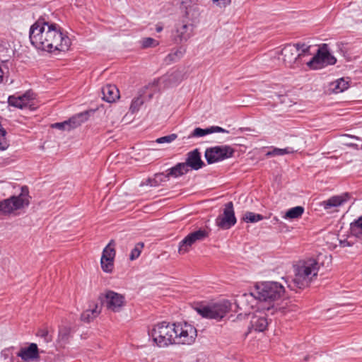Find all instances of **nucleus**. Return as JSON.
<instances>
[{"label": "nucleus", "instance_id": "c756f323", "mask_svg": "<svg viewBox=\"0 0 362 362\" xmlns=\"http://www.w3.org/2000/svg\"><path fill=\"white\" fill-rule=\"evenodd\" d=\"M115 243L114 240H111L107 245L104 248L101 257L115 259L116 252L115 250Z\"/></svg>", "mask_w": 362, "mask_h": 362}, {"label": "nucleus", "instance_id": "423d86ee", "mask_svg": "<svg viewBox=\"0 0 362 362\" xmlns=\"http://www.w3.org/2000/svg\"><path fill=\"white\" fill-rule=\"evenodd\" d=\"M230 308L231 304L226 300L209 305L200 304L194 308L195 310L203 317L216 320L224 317Z\"/></svg>", "mask_w": 362, "mask_h": 362}, {"label": "nucleus", "instance_id": "6ab92c4d", "mask_svg": "<svg viewBox=\"0 0 362 362\" xmlns=\"http://www.w3.org/2000/svg\"><path fill=\"white\" fill-rule=\"evenodd\" d=\"M268 320L264 313L259 311L253 314L250 320V328L256 332H263L268 326Z\"/></svg>", "mask_w": 362, "mask_h": 362}, {"label": "nucleus", "instance_id": "9b49d317", "mask_svg": "<svg viewBox=\"0 0 362 362\" xmlns=\"http://www.w3.org/2000/svg\"><path fill=\"white\" fill-rule=\"evenodd\" d=\"M209 236V232L203 228L189 233L179 244L178 252L184 255L188 252L195 243L202 241Z\"/></svg>", "mask_w": 362, "mask_h": 362}, {"label": "nucleus", "instance_id": "2f4dec72", "mask_svg": "<svg viewBox=\"0 0 362 362\" xmlns=\"http://www.w3.org/2000/svg\"><path fill=\"white\" fill-rule=\"evenodd\" d=\"M263 219L262 215L251 211H247L243 217V220L247 223H256Z\"/></svg>", "mask_w": 362, "mask_h": 362}, {"label": "nucleus", "instance_id": "09e8293b", "mask_svg": "<svg viewBox=\"0 0 362 362\" xmlns=\"http://www.w3.org/2000/svg\"><path fill=\"white\" fill-rule=\"evenodd\" d=\"M288 287H290L291 289H294V286H291V285H288Z\"/></svg>", "mask_w": 362, "mask_h": 362}, {"label": "nucleus", "instance_id": "412c9836", "mask_svg": "<svg viewBox=\"0 0 362 362\" xmlns=\"http://www.w3.org/2000/svg\"><path fill=\"white\" fill-rule=\"evenodd\" d=\"M103 99L113 103L119 98V90L115 85L107 84L102 88Z\"/></svg>", "mask_w": 362, "mask_h": 362}, {"label": "nucleus", "instance_id": "7c9ffc66", "mask_svg": "<svg viewBox=\"0 0 362 362\" xmlns=\"http://www.w3.org/2000/svg\"><path fill=\"white\" fill-rule=\"evenodd\" d=\"M169 176L168 175V173H158L156 174L154 177L153 179H148V185L151 187H156L158 186L162 182H166L168 180Z\"/></svg>", "mask_w": 362, "mask_h": 362}, {"label": "nucleus", "instance_id": "f704fd0d", "mask_svg": "<svg viewBox=\"0 0 362 362\" xmlns=\"http://www.w3.org/2000/svg\"><path fill=\"white\" fill-rule=\"evenodd\" d=\"M144 247V244L143 243L139 242V243H136V245L134 246V247L131 251V253L129 255V259L131 261H133V260L137 259L140 256Z\"/></svg>", "mask_w": 362, "mask_h": 362}, {"label": "nucleus", "instance_id": "20e7f679", "mask_svg": "<svg viewBox=\"0 0 362 362\" xmlns=\"http://www.w3.org/2000/svg\"><path fill=\"white\" fill-rule=\"evenodd\" d=\"M284 292L282 284L276 281H267L256 284L251 295L260 301L271 303L279 299Z\"/></svg>", "mask_w": 362, "mask_h": 362}, {"label": "nucleus", "instance_id": "b1692460", "mask_svg": "<svg viewBox=\"0 0 362 362\" xmlns=\"http://www.w3.org/2000/svg\"><path fill=\"white\" fill-rule=\"evenodd\" d=\"M88 112H84L78 113L71 117L69 120H66L67 123H69V127H70V130L76 128L82 123L85 122L88 119Z\"/></svg>", "mask_w": 362, "mask_h": 362}, {"label": "nucleus", "instance_id": "4be33fe9", "mask_svg": "<svg viewBox=\"0 0 362 362\" xmlns=\"http://www.w3.org/2000/svg\"><path fill=\"white\" fill-rule=\"evenodd\" d=\"M18 356L25 361L37 358L38 349L37 344L33 343L28 347L22 349Z\"/></svg>", "mask_w": 362, "mask_h": 362}, {"label": "nucleus", "instance_id": "e433bc0d", "mask_svg": "<svg viewBox=\"0 0 362 362\" xmlns=\"http://www.w3.org/2000/svg\"><path fill=\"white\" fill-rule=\"evenodd\" d=\"M209 134H211V127L206 129L197 127L192 132L190 137H202Z\"/></svg>", "mask_w": 362, "mask_h": 362}, {"label": "nucleus", "instance_id": "393cba45", "mask_svg": "<svg viewBox=\"0 0 362 362\" xmlns=\"http://www.w3.org/2000/svg\"><path fill=\"white\" fill-rule=\"evenodd\" d=\"M189 171V169L187 168V166L184 163H178L175 166L168 169L166 172L168 175L173 177H180Z\"/></svg>", "mask_w": 362, "mask_h": 362}, {"label": "nucleus", "instance_id": "9d476101", "mask_svg": "<svg viewBox=\"0 0 362 362\" xmlns=\"http://www.w3.org/2000/svg\"><path fill=\"white\" fill-rule=\"evenodd\" d=\"M176 336L175 344H192L197 337V329L192 325L186 322L175 324Z\"/></svg>", "mask_w": 362, "mask_h": 362}, {"label": "nucleus", "instance_id": "37998d69", "mask_svg": "<svg viewBox=\"0 0 362 362\" xmlns=\"http://www.w3.org/2000/svg\"><path fill=\"white\" fill-rule=\"evenodd\" d=\"M211 134L215 133V132L228 133V131H227L225 129H223L222 127H218V126L211 127Z\"/></svg>", "mask_w": 362, "mask_h": 362}, {"label": "nucleus", "instance_id": "4468645a", "mask_svg": "<svg viewBox=\"0 0 362 362\" xmlns=\"http://www.w3.org/2000/svg\"><path fill=\"white\" fill-rule=\"evenodd\" d=\"M192 23L183 21L181 23L177 24L175 30L173 34V38L175 43L182 44L186 42L194 33V25Z\"/></svg>", "mask_w": 362, "mask_h": 362}, {"label": "nucleus", "instance_id": "ea45409f", "mask_svg": "<svg viewBox=\"0 0 362 362\" xmlns=\"http://www.w3.org/2000/svg\"><path fill=\"white\" fill-rule=\"evenodd\" d=\"M52 128L59 129L61 130H67L70 131V127H69V123L66 121L63 122H57L52 124Z\"/></svg>", "mask_w": 362, "mask_h": 362}, {"label": "nucleus", "instance_id": "de8ad7c7", "mask_svg": "<svg viewBox=\"0 0 362 362\" xmlns=\"http://www.w3.org/2000/svg\"><path fill=\"white\" fill-rule=\"evenodd\" d=\"M162 30H163V27H162V26H160V25H157V27H156V31H157L158 33H159V32H160V31H162Z\"/></svg>", "mask_w": 362, "mask_h": 362}, {"label": "nucleus", "instance_id": "79ce46f5", "mask_svg": "<svg viewBox=\"0 0 362 362\" xmlns=\"http://www.w3.org/2000/svg\"><path fill=\"white\" fill-rule=\"evenodd\" d=\"M69 331L68 329L64 328L63 329H61L59 333V336L62 340H66L68 339Z\"/></svg>", "mask_w": 362, "mask_h": 362}, {"label": "nucleus", "instance_id": "49530a36", "mask_svg": "<svg viewBox=\"0 0 362 362\" xmlns=\"http://www.w3.org/2000/svg\"><path fill=\"white\" fill-rule=\"evenodd\" d=\"M177 52H175L174 54L170 53V54H169L168 55L167 58H169V59H170V60H172V59H173V56H174V55H176V54H177Z\"/></svg>", "mask_w": 362, "mask_h": 362}, {"label": "nucleus", "instance_id": "0eeeda50", "mask_svg": "<svg viewBox=\"0 0 362 362\" xmlns=\"http://www.w3.org/2000/svg\"><path fill=\"white\" fill-rule=\"evenodd\" d=\"M337 62L336 58L331 54L328 45L322 44L317 49L314 56L306 62L310 69H321L328 65H334Z\"/></svg>", "mask_w": 362, "mask_h": 362}, {"label": "nucleus", "instance_id": "c9c22d12", "mask_svg": "<svg viewBox=\"0 0 362 362\" xmlns=\"http://www.w3.org/2000/svg\"><path fill=\"white\" fill-rule=\"evenodd\" d=\"M142 48L155 47L159 45V42L152 37H144L140 41Z\"/></svg>", "mask_w": 362, "mask_h": 362}, {"label": "nucleus", "instance_id": "ddd939ff", "mask_svg": "<svg viewBox=\"0 0 362 362\" xmlns=\"http://www.w3.org/2000/svg\"><path fill=\"white\" fill-rule=\"evenodd\" d=\"M204 0H182L181 10L184 11V16L189 21L195 22L201 14L199 5Z\"/></svg>", "mask_w": 362, "mask_h": 362}, {"label": "nucleus", "instance_id": "39448f33", "mask_svg": "<svg viewBox=\"0 0 362 362\" xmlns=\"http://www.w3.org/2000/svg\"><path fill=\"white\" fill-rule=\"evenodd\" d=\"M30 199L28 187L23 186L18 195L11 196L0 202V214L10 215L15 211L24 209L29 206Z\"/></svg>", "mask_w": 362, "mask_h": 362}, {"label": "nucleus", "instance_id": "5701e85b", "mask_svg": "<svg viewBox=\"0 0 362 362\" xmlns=\"http://www.w3.org/2000/svg\"><path fill=\"white\" fill-rule=\"evenodd\" d=\"M293 45L298 49V55H299V57H298V59L300 61V66L304 64H306V62L308 61H306L305 58L312 54L310 52L311 46L308 45L305 43H296Z\"/></svg>", "mask_w": 362, "mask_h": 362}, {"label": "nucleus", "instance_id": "f03ea898", "mask_svg": "<svg viewBox=\"0 0 362 362\" xmlns=\"http://www.w3.org/2000/svg\"><path fill=\"white\" fill-rule=\"evenodd\" d=\"M320 267L318 259L314 258L300 261L294 267V286L300 289L308 287L317 276Z\"/></svg>", "mask_w": 362, "mask_h": 362}, {"label": "nucleus", "instance_id": "f8f14e48", "mask_svg": "<svg viewBox=\"0 0 362 362\" xmlns=\"http://www.w3.org/2000/svg\"><path fill=\"white\" fill-rule=\"evenodd\" d=\"M237 222L232 202L224 206L223 213L216 219V224L221 229H229Z\"/></svg>", "mask_w": 362, "mask_h": 362}, {"label": "nucleus", "instance_id": "aec40b11", "mask_svg": "<svg viewBox=\"0 0 362 362\" xmlns=\"http://www.w3.org/2000/svg\"><path fill=\"white\" fill-rule=\"evenodd\" d=\"M101 306L96 302H90L88 308L81 315V320L86 323L93 321L101 313Z\"/></svg>", "mask_w": 362, "mask_h": 362}, {"label": "nucleus", "instance_id": "f3484780", "mask_svg": "<svg viewBox=\"0 0 362 362\" xmlns=\"http://www.w3.org/2000/svg\"><path fill=\"white\" fill-rule=\"evenodd\" d=\"M33 99V93L30 91L25 92L24 94L18 96L11 95L8 98L9 105L23 109L30 105V102Z\"/></svg>", "mask_w": 362, "mask_h": 362}, {"label": "nucleus", "instance_id": "a211bd4d", "mask_svg": "<svg viewBox=\"0 0 362 362\" xmlns=\"http://www.w3.org/2000/svg\"><path fill=\"white\" fill-rule=\"evenodd\" d=\"M185 165L187 169L198 170L205 165L204 163L201 158V154L197 148L189 151L187 154V158Z\"/></svg>", "mask_w": 362, "mask_h": 362}, {"label": "nucleus", "instance_id": "a878e982", "mask_svg": "<svg viewBox=\"0 0 362 362\" xmlns=\"http://www.w3.org/2000/svg\"><path fill=\"white\" fill-rule=\"evenodd\" d=\"M349 230L351 235L362 239V216L351 223Z\"/></svg>", "mask_w": 362, "mask_h": 362}, {"label": "nucleus", "instance_id": "4c0bfd02", "mask_svg": "<svg viewBox=\"0 0 362 362\" xmlns=\"http://www.w3.org/2000/svg\"><path fill=\"white\" fill-rule=\"evenodd\" d=\"M37 335L42 338L45 343H49L52 341V337L49 333L47 329H42L38 330Z\"/></svg>", "mask_w": 362, "mask_h": 362}, {"label": "nucleus", "instance_id": "7ed1b4c3", "mask_svg": "<svg viewBox=\"0 0 362 362\" xmlns=\"http://www.w3.org/2000/svg\"><path fill=\"white\" fill-rule=\"evenodd\" d=\"M175 323L170 324L167 322H162L153 326L148 332L153 342L159 347H166L170 344H175L176 330Z\"/></svg>", "mask_w": 362, "mask_h": 362}, {"label": "nucleus", "instance_id": "2eb2a0df", "mask_svg": "<svg viewBox=\"0 0 362 362\" xmlns=\"http://www.w3.org/2000/svg\"><path fill=\"white\" fill-rule=\"evenodd\" d=\"M103 303L107 310L114 313H118L125 305L126 301L123 295L112 291H107L105 294Z\"/></svg>", "mask_w": 362, "mask_h": 362}, {"label": "nucleus", "instance_id": "1a4fd4ad", "mask_svg": "<svg viewBox=\"0 0 362 362\" xmlns=\"http://www.w3.org/2000/svg\"><path fill=\"white\" fill-rule=\"evenodd\" d=\"M234 152L230 146H216L206 148L204 156L208 164H212L233 157Z\"/></svg>", "mask_w": 362, "mask_h": 362}, {"label": "nucleus", "instance_id": "a19ab883", "mask_svg": "<svg viewBox=\"0 0 362 362\" xmlns=\"http://www.w3.org/2000/svg\"><path fill=\"white\" fill-rule=\"evenodd\" d=\"M214 4L220 7H226L230 4L231 0H211Z\"/></svg>", "mask_w": 362, "mask_h": 362}, {"label": "nucleus", "instance_id": "bb28decb", "mask_svg": "<svg viewBox=\"0 0 362 362\" xmlns=\"http://www.w3.org/2000/svg\"><path fill=\"white\" fill-rule=\"evenodd\" d=\"M349 88L348 82L344 78H339L329 84V88L333 93H339Z\"/></svg>", "mask_w": 362, "mask_h": 362}, {"label": "nucleus", "instance_id": "473e14b6", "mask_svg": "<svg viewBox=\"0 0 362 362\" xmlns=\"http://www.w3.org/2000/svg\"><path fill=\"white\" fill-rule=\"evenodd\" d=\"M114 259H115L101 257L100 264L103 272L106 273H111L112 272L114 267Z\"/></svg>", "mask_w": 362, "mask_h": 362}, {"label": "nucleus", "instance_id": "a18cd8bd", "mask_svg": "<svg viewBox=\"0 0 362 362\" xmlns=\"http://www.w3.org/2000/svg\"><path fill=\"white\" fill-rule=\"evenodd\" d=\"M340 245L341 247H347V246H351V245L347 240H341L340 241Z\"/></svg>", "mask_w": 362, "mask_h": 362}, {"label": "nucleus", "instance_id": "cd10ccee", "mask_svg": "<svg viewBox=\"0 0 362 362\" xmlns=\"http://www.w3.org/2000/svg\"><path fill=\"white\" fill-rule=\"evenodd\" d=\"M147 89L146 87L141 90L139 93V96L136 98H134L131 103L129 111L132 113H134L137 111H139L140 107L144 104V100L142 98L143 95H144L146 90Z\"/></svg>", "mask_w": 362, "mask_h": 362}, {"label": "nucleus", "instance_id": "58836bf2", "mask_svg": "<svg viewBox=\"0 0 362 362\" xmlns=\"http://www.w3.org/2000/svg\"><path fill=\"white\" fill-rule=\"evenodd\" d=\"M177 137V135L176 134H171L167 136L158 138L156 140V142L158 144L171 143L172 141L175 140Z\"/></svg>", "mask_w": 362, "mask_h": 362}, {"label": "nucleus", "instance_id": "72a5a7b5", "mask_svg": "<svg viewBox=\"0 0 362 362\" xmlns=\"http://www.w3.org/2000/svg\"><path fill=\"white\" fill-rule=\"evenodd\" d=\"M294 151L289 147L285 148H274L272 151H268L266 153L267 157L275 156H283L285 154L293 153Z\"/></svg>", "mask_w": 362, "mask_h": 362}, {"label": "nucleus", "instance_id": "dca6fc26", "mask_svg": "<svg viewBox=\"0 0 362 362\" xmlns=\"http://www.w3.org/2000/svg\"><path fill=\"white\" fill-rule=\"evenodd\" d=\"M348 194L333 196L322 202L320 206H322L324 209L330 212L336 211L339 206L343 205L348 200Z\"/></svg>", "mask_w": 362, "mask_h": 362}, {"label": "nucleus", "instance_id": "f257e3e1", "mask_svg": "<svg viewBox=\"0 0 362 362\" xmlns=\"http://www.w3.org/2000/svg\"><path fill=\"white\" fill-rule=\"evenodd\" d=\"M31 44L38 49L49 52L67 51L71 46L70 38L62 33L60 27L44 18L38 19L30 28Z\"/></svg>", "mask_w": 362, "mask_h": 362}, {"label": "nucleus", "instance_id": "6e6552de", "mask_svg": "<svg viewBox=\"0 0 362 362\" xmlns=\"http://www.w3.org/2000/svg\"><path fill=\"white\" fill-rule=\"evenodd\" d=\"M298 49L293 44L285 45L278 52V60L286 68L298 69L300 67V61L298 59Z\"/></svg>", "mask_w": 362, "mask_h": 362}, {"label": "nucleus", "instance_id": "c03bdc74", "mask_svg": "<svg viewBox=\"0 0 362 362\" xmlns=\"http://www.w3.org/2000/svg\"><path fill=\"white\" fill-rule=\"evenodd\" d=\"M8 143L4 139V138L0 139V150L4 151L8 147Z\"/></svg>", "mask_w": 362, "mask_h": 362}, {"label": "nucleus", "instance_id": "c85d7f7f", "mask_svg": "<svg viewBox=\"0 0 362 362\" xmlns=\"http://www.w3.org/2000/svg\"><path fill=\"white\" fill-rule=\"evenodd\" d=\"M304 212V208L300 206L293 207L288 209L284 218L286 219H294L300 218Z\"/></svg>", "mask_w": 362, "mask_h": 362}]
</instances>
